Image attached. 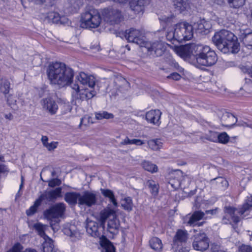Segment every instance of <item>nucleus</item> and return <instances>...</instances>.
Segmentation results:
<instances>
[{"instance_id": "052dcab7", "label": "nucleus", "mask_w": 252, "mask_h": 252, "mask_svg": "<svg viewBox=\"0 0 252 252\" xmlns=\"http://www.w3.org/2000/svg\"><path fill=\"white\" fill-rule=\"evenodd\" d=\"M181 77V75L176 72L172 73L167 77V78L168 79H172L176 81L180 80Z\"/></svg>"}, {"instance_id": "e433bc0d", "label": "nucleus", "mask_w": 252, "mask_h": 252, "mask_svg": "<svg viewBox=\"0 0 252 252\" xmlns=\"http://www.w3.org/2000/svg\"><path fill=\"white\" fill-rule=\"evenodd\" d=\"M101 191L103 196L109 198L110 201L115 206H117V202L115 198L114 194L112 190L108 189H101Z\"/></svg>"}, {"instance_id": "5fc2aeb1", "label": "nucleus", "mask_w": 252, "mask_h": 252, "mask_svg": "<svg viewBox=\"0 0 252 252\" xmlns=\"http://www.w3.org/2000/svg\"><path fill=\"white\" fill-rule=\"evenodd\" d=\"M29 1H34L37 4H42L45 3L47 6H52L56 0H29Z\"/></svg>"}, {"instance_id": "1a4fd4ad", "label": "nucleus", "mask_w": 252, "mask_h": 252, "mask_svg": "<svg viewBox=\"0 0 252 252\" xmlns=\"http://www.w3.org/2000/svg\"><path fill=\"white\" fill-rule=\"evenodd\" d=\"M143 47L145 48L150 55L156 57L161 56L166 49L164 43L158 41L152 43L146 42Z\"/></svg>"}, {"instance_id": "20e7f679", "label": "nucleus", "mask_w": 252, "mask_h": 252, "mask_svg": "<svg viewBox=\"0 0 252 252\" xmlns=\"http://www.w3.org/2000/svg\"><path fill=\"white\" fill-rule=\"evenodd\" d=\"M197 50L195 60L198 66H211L215 64L217 61L216 54L209 46H199Z\"/></svg>"}, {"instance_id": "09e8293b", "label": "nucleus", "mask_w": 252, "mask_h": 252, "mask_svg": "<svg viewBox=\"0 0 252 252\" xmlns=\"http://www.w3.org/2000/svg\"><path fill=\"white\" fill-rule=\"evenodd\" d=\"M206 138L209 141L218 142V132L210 131L206 135Z\"/></svg>"}, {"instance_id": "13d9d810", "label": "nucleus", "mask_w": 252, "mask_h": 252, "mask_svg": "<svg viewBox=\"0 0 252 252\" xmlns=\"http://www.w3.org/2000/svg\"><path fill=\"white\" fill-rule=\"evenodd\" d=\"M58 144L57 142H52L50 143L46 144L45 147L48 149V151H52L56 149Z\"/></svg>"}, {"instance_id": "dca6fc26", "label": "nucleus", "mask_w": 252, "mask_h": 252, "mask_svg": "<svg viewBox=\"0 0 252 252\" xmlns=\"http://www.w3.org/2000/svg\"><path fill=\"white\" fill-rule=\"evenodd\" d=\"M41 104L43 109L51 115L55 114L58 109L57 102L50 97L42 99Z\"/></svg>"}, {"instance_id": "ea45409f", "label": "nucleus", "mask_w": 252, "mask_h": 252, "mask_svg": "<svg viewBox=\"0 0 252 252\" xmlns=\"http://www.w3.org/2000/svg\"><path fill=\"white\" fill-rule=\"evenodd\" d=\"M122 206L124 209L130 211L132 209V202L130 197H127L122 202Z\"/></svg>"}, {"instance_id": "2eb2a0df", "label": "nucleus", "mask_w": 252, "mask_h": 252, "mask_svg": "<svg viewBox=\"0 0 252 252\" xmlns=\"http://www.w3.org/2000/svg\"><path fill=\"white\" fill-rule=\"evenodd\" d=\"M86 221V231L89 235L94 237L103 238V236L101 232L102 228L99 226L96 222L89 219H87Z\"/></svg>"}, {"instance_id": "de8ad7c7", "label": "nucleus", "mask_w": 252, "mask_h": 252, "mask_svg": "<svg viewBox=\"0 0 252 252\" xmlns=\"http://www.w3.org/2000/svg\"><path fill=\"white\" fill-rule=\"evenodd\" d=\"M218 142L222 144H226L229 141V137L226 132H223L220 133H218Z\"/></svg>"}, {"instance_id": "6e6552de", "label": "nucleus", "mask_w": 252, "mask_h": 252, "mask_svg": "<svg viewBox=\"0 0 252 252\" xmlns=\"http://www.w3.org/2000/svg\"><path fill=\"white\" fill-rule=\"evenodd\" d=\"M101 21L98 12L95 9L86 11L82 15L81 27L83 28H95L97 27Z\"/></svg>"}, {"instance_id": "680f3d73", "label": "nucleus", "mask_w": 252, "mask_h": 252, "mask_svg": "<svg viewBox=\"0 0 252 252\" xmlns=\"http://www.w3.org/2000/svg\"><path fill=\"white\" fill-rule=\"evenodd\" d=\"M144 144V142L140 139H133L131 140V144H134L136 145H142Z\"/></svg>"}, {"instance_id": "473e14b6", "label": "nucleus", "mask_w": 252, "mask_h": 252, "mask_svg": "<svg viewBox=\"0 0 252 252\" xmlns=\"http://www.w3.org/2000/svg\"><path fill=\"white\" fill-rule=\"evenodd\" d=\"M148 145L151 150L159 151L162 147L163 143L159 139H151L148 141Z\"/></svg>"}, {"instance_id": "0eeeda50", "label": "nucleus", "mask_w": 252, "mask_h": 252, "mask_svg": "<svg viewBox=\"0 0 252 252\" xmlns=\"http://www.w3.org/2000/svg\"><path fill=\"white\" fill-rule=\"evenodd\" d=\"M252 207V205L248 203L244 204L240 210H238L230 206H226L224 208V215L222 218V222L224 224L235 223L240 221L239 217L237 216L243 215L247 211Z\"/></svg>"}, {"instance_id": "37998d69", "label": "nucleus", "mask_w": 252, "mask_h": 252, "mask_svg": "<svg viewBox=\"0 0 252 252\" xmlns=\"http://www.w3.org/2000/svg\"><path fill=\"white\" fill-rule=\"evenodd\" d=\"M228 2L230 7L238 8L244 4L245 0H228Z\"/></svg>"}, {"instance_id": "79ce46f5", "label": "nucleus", "mask_w": 252, "mask_h": 252, "mask_svg": "<svg viewBox=\"0 0 252 252\" xmlns=\"http://www.w3.org/2000/svg\"><path fill=\"white\" fill-rule=\"evenodd\" d=\"M50 221V226L52 227L54 232L57 231L59 228V218H52L51 219H47Z\"/></svg>"}, {"instance_id": "7ed1b4c3", "label": "nucleus", "mask_w": 252, "mask_h": 252, "mask_svg": "<svg viewBox=\"0 0 252 252\" xmlns=\"http://www.w3.org/2000/svg\"><path fill=\"white\" fill-rule=\"evenodd\" d=\"M62 188H57L55 189L46 190L42 193L39 198L36 199L34 205L27 210L26 213L28 216H32L37 211L38 207L43 202L47 204L50 202H54L58 198L61 196Z\"/></svg>"}, {"instance_id": "c756f323", "label": "nucleus", "mask_w": 252, "mask_h": 252, "mask_svg": "<svg viewBox=\"0 0 252 252\" xmlns=\"http://www.w3.org/2000/svg\"><path fill=\"white\" fill-rule=\"evenodd\" d=\"M100 245L103 252H115V249L112 244L106 238H103L100 241Z\"/></svg>"}, {"instance_id": "864d4df0", "label": "nucleus", "mask_w": 252, "mask_h": 252, "mask_svg": "<svg viewBox=\"0 0 252 252\" xmlns=\"http://www.w3.org/2000/svg\"><path fill=\"white\" fill-rule=\"evenodd\" d=\"M239 252H252V247L250 245L242 244L238 249Z\"/></svg>"}, {"instance_id": "3c124183", "label": "nucleus", "mask_w": 252, "mask_h": 252, "mask_svg": "<svg viewBox=\"0 0 252 252\" xmlns=\"http://www.w3.org/2000/svg\"><path fill=\"white\" fill-rule=\"evenodd\" d=\"M92 119L91 117L88 116H85L83 117L80 122V124L79 125V127H80L82 125H84L86 126H87L90 125V124H92Z\"/></svg>"}, {"instance_id": "9b49d317", "label": "nucleus", "mask_w": 252, "mask_h": 252, "mask_svg": "<svg viewBox=\"0 0 252 252\" xmlns=\"http://www.w3.org/2000/svg\"><path fill=\"white\" fill-rule=\"evenodd\" d=\"M66 206L63 203H58L46 210L44 216L46 219L62 217L65 210Z\"/></svg>"}, {"instance_id": "f03ea898", "label": "nucleus", "mask_w": 252, "mask_h": 252, "mask_svg": "<svg viewBox=\"0 0 252 252\" xmlns=\"http://www.w3.org/2000/svg\"><path fill=\"white\" fill-rule=\"evenodd\" d=\"M213 43L222 53H237L240 50L237 37L231 32L221 30L216 32L212 38Z\"/></svg>"}, {"instance_id": "c85d7f7f", "label": "nucleus", "mask_w": 252, "mask_h": 252, "mask_svg": "<svg viewBox=\"0 0 252 252\" xmlns=\"http://www.w3.org/2000/svg\"><path fill=\"white\" fill-rule=\"evenodd\" d=\"M82 5L81 0H67L66 6L70 11L75 12Z\"/></svg>"}, {"instance_id": "a878e982", "label": "nucleus", "mask_w": 252, "mask_h": 252, "mask_svg": "<svg viewBox=\"0 0 252 252\" xmlns=\"http://www.w3.org/2000/svg\"><path fill=\"white\" fill-rule=\"evenodd\" d=\"M80 194L77 192H68L64 194V199L70 205H75L77 203L79 205Z\"/></svg>"}, {"instance_id": "338daca9", "label": "nucleus", "mask_w": 252, "mask_h": 252, "mask_svg": "<svg viewBox=\"0 0 252 252\" xmlns=\"http://www.w3.org/2000/svg\"><path fill=\"white\" fill-rule=\"evenodd\" d=\"M4 117L9 120H11L13 119V116L11 113H8L4 115Z\"/></svg>"}, {"instance_id": "9d476101", "label": "nucleus", "mask_w": 252, "mask_h": 252, "mask_svg": "<svg viewBox=\"0 0 252 252\" xmlns=\"http://www.w3.org/2000/svg\"><path fill=\"white\" fill-rule=\"evenodd\" d=\"M126 38L129 42L135 43L143 47L146 41L145 37L141 32L134 29H130L126 31L125 35Z\"/></svg>"}, {"instance_id": "8fccbe9b", "label": "nucleus", "mask_w": 252, "mask_h": 252, "mask_svg": "<svg viewBox=\"0 0 252 252\" xmlns=\"http://www.w3.org/2000/svg\"><path fill=\"white\" fill-rule=\"evenodd\" d=\"M94 87H89V88L83 89L85 91L86 95H88L87 97L88 99H91L93 98L96 94V92L94 90Z\"/></svg>"}, {"instance_id": "e2e57ef3", "label": "nucleus", "mask_w": 252, "mask_h": 252, "mask_svg": "<svg viewBox=\"0 0 252 252\" xmlns=\"http://www.w3.org/2000/svg\"><path fill=\"white\" fill-rule=\"evenodd\" d=\"M131 140L129 139L127 137H126L123 141L120 143V145H125L131 144Z\"/></svg>"}, {"instance_id": "69168bd1", "label": "nucleus", "mask_w": 252, "mask_h": 252, "mask_svg": "<svg viewBox=\"0 0 252 252\" xmlns=\"http://www.w3.org/2000/svg\"><path fill=\"white\" fill-rule=\"evenodd\" d=\"M173 33L174 32H168L166 35L167 38L168 40H172V39H174V38L173 37Z\"/></svg>"}, {"instance_id": "7c9ffc66", "label": "nucleus", "mask_w": 252, "mask_h": 252, "mask_svg": "<svg viewBox=\"0 0 252 252\" xmlns=\"http://www.w3.org/2000/svg\"><path fill=\"white\" fill-rule=\"evenodd\" d=\"M204 215V213L202 211H195L190 216L188 223L190 225H194L196 221L203 219Z\"/></svg>"}, {"instance_id": "aec40b11", "label": "nucleus", "mask_w": 252, "mask_h": 252, "mask_svg": "<svg viewBox=\"0 0 252 252\" xmlns=\"http://www.w3.org/2000/svg\"><path fill=\"white\" fill-rule=\"evenodd\" d=\"M192 27L193 29H195L196 32L200 33L206 34L209 32V30L211 28V25L209 22L205 19H200L196 22H195Z\"/></svg>"}, {"instance_id": "2f4dec72", "label": "nucleus", "mask_w": 252, "mask_h": 252, "mask_svg": "<svg viewBox=\"0 0 252 252\" xmlns=\"http://www.w3.org/2000/svg\"><path fill=\"white\" fill-rule=\"evenodd\" d=\"M10 83L8 80L5 78H2L0 82V91L4 95L9 94L10 90Z\"/></svg>"}, {"instance_id": "603ef678", "label": "nucleus", "mask_w": 252, "mask_h": 252, "mask_svg": "<svg viewBox=\"0 0 252 252\" xmlns=\"http://www.w3.org/2000/svg\"><path fill=\"white\" fill-rule=\"evenodd\" d=\"M87 97H88V95L87 96V95H86L85 91L82 89H80L78 92V94H76V95L74 96V97L76 99H79L81 100L88 99Z\"/></svg>"}, {"instance_id": "4c0bfd02", "label": "nucleus", "mask_w": 252, "mask_h": 252, "mask_svg": "<svg viewBox=\"0 0 252 252\" xmlns=\"http://www.w3.org/2000/svg\"><path fill=\"white\" fill-rule=\"evenodd\" d=\"M95 116L96 119L97 120H102L103 119H111L114 117V116L113 114L108 113L105 111L96 112Z\"/></svg>"}, {"instance_id": "cd10ccee", "label": "nucleus", "mask_w": 252, "mask_h": 252, "mask_svg": "<svg viewBox=\"0 0 252 252\" xmlns=\"http://www.w3.org/2000/svg\"><path fill=\"white\" fill-rule=\"evenodd\" d=\"M188 238V233L186 231L178 230L173 239L174 244L185 242Z\"/></svg>"}, {"instance_id": "6e6d98bb", "label": "nucleus", "mask_w": 252, "mask_h": 252, "mask_svg": "<svg viewBox=\"0 0 252 252\" xmlns=\"http://www.w3.org/2000/svg\"><path fill=\"white\" fill-rule=\"evenodd\" d=\"M23 249V246L19 243L15 244L12 249L7 252H21Z\"/></svg>"}, {"instance_id": "f704fd0d", "label": "nucleus", "mask_w": 252, "mask_h": 252, "mask_svg": "<svg viewBox=\"0 0 252 252\" xmlns=\"http://www.w3.org/2000/svg\"><path fill=\"white\" fill-rule=\"evenodd\" d=\"M151 248L155 251H160L162 248V244L161 240L157 238H152L149 241Z\"/></svg>"}, {"instance_id": "58836bf2", "label": "nucleus", "mask_w": 252, "mask_h": 252, "mask_svg": "<svg viewBox=\"0 0 252 252\" xmlns=\"http://www.w3.org/2000/svg\"><path fill=\"white\" fill-rule=\"evenodd\" d=\"M46 226V225H43L40 223H37L34 225V228L38 232V234L43 238L48 236L44 232L45 227Z\"/></svg>"}, {"instance_id": "774afa93", "label": "nucleus", "mask_w": 252, "mask_h": 252, "mask_svg": "<svg viewBox=\"0 0 252 252\" xmlns=\"http://www.w3.org/2000/svg\"><path fill=\"white\" fill-rule=\"evenodd\" d=\"M6 171L5 166L4 165L0 164V172H5Z\"/></svg>"}, {"instance_id": "f3484780", "label": "nucleus", "mask_w": 252, "mask_h": 252, "mask_svg": "<svg viewBox=\"0 0 252 252\" xmlns=\"http://www.w3.org/2000/svg\"><path fill=\"white\" fill-rule=\"evenodd\" d=\"M238 32L240 41L248 48H252V32L251 30L240 29Z\"/></svg>"}, {"instance_id": "f257e3e1", "label": "nucleus", "mask_w": 252, "mask_h": 252, "mask_svg": "<svg viewBox=\"0 0 252 252\" xmlns=\"http://www.w3.org/2000/svg\"><path fill=\"white\" fill-rule=\"evenodd\" d=\"M47 74L52 84L63 87L71 84L74 76V71L65 63L57 62L49 65Z\"/></svg>"}, {"instance_id": "4468645a", "label": "nucleus", "mask_w": 252, "mask_h": 252, "mask_svg": "<svg viewBox=\"0 0 252 252\" xmlns=\"http://www.w3.org/2000/svg\"><path fill=\"white\" fill-rule=\"evenodd\" d=\"M107 10L106 18L110 24H118L123 20L124 16L120 10L112 8Z\"/></svg>"}, {"instance_id": "393cba45", "label": "nucleus", "mask_w": 252, "mask_h": 252, "mask_svg": "<svg viewBox=\"0 0 252 252\" xmlns=\"http://www.w3.org/2000/svg\"><path fill=\"white\" fill-rule=\"evenodd\" d=\"M183 177V173L181 170H177L172 173L171 179L169 183L173 188H177L180 187L182 178Z\"/></svg>"}, {"instance_id": "423d86ee", "label": "nucleus", "mask_w": 252, "mask_h": 252, "mask_svg": "<svg viewBox=\"0 0 252 252\" xmlns=\"http://www.w3.org/2000/svg\"><path fill=\"white\" fill-rule=\"evenodd\" d=\"M108 219L107 229L111 233L114 234L118 230L120 226V222L117 219L115 211L110 208L105 209L100 212V220L102 224H103L106 220Z\"/></svg>"}, {"instance_id": "6ab92c4d", "label": "nucleus", "mask_w": 252, "mask_h": 252, "mask_svg": "<svg viewBox=\"0 0 252 252\" xmlns=\"http://www.w3.org/2000/svg\"><path fill=\"white\" fill-rule=\"evenodd\" d=\"M128 82L122 76L116 77L114 80V85L115 88L111 89V85L108 86L106 89V92L110 94L111 95H116L117 91L121 88L126 85Z\"/></svg>"}, {"instance_id": "0e129e2a", "label": "nucleus", "mask_w": 252, "mask_h": 252, "mask_svg": "<svg viewBox=\"0 0 252 252\" xmlns=\"http://www.w3.org/2000/svg\"><path fill=\"white\" fill-rule=\"evenodd\" d=\"M48 138L47 136H42V137L41 138V141H42V143L44 147L46 144H48Z\"/></svg>"}, {"instance_id": "412c9836", "label": "nucleus", "mask_w": 252, "mask_h": 252, "mask_svg": "<svg viewBox=\"0 0 252 252\" xmlns=\"http://www.w3.org/2000/svg\"><path fill=\"white\" fill-rule=\"evenodd\" d=\"M76 79L83 85H88V87H94L95 85V78L93 75H89L84 72H80L77 76Z\"/></svg>"}, {"instance_id": "c03bdc74", "label": "nucleus", "mask_w": 252, "mask_h": 252, "mask_svg": "<svg viewBox=\"0 0 252 252\" xmlns=\"http://www.w3.org/2000/svg\"><path fill=\"white\" fill-rule=\"evenodd\" d=\"M177 54L182 58H186L189 57V54L186 47H180L176 49Z\"/></svg>"}, {"instance_id": "39448f33", "label": "nucleus", "mask_w": 252, "mask_h": 252, "mask_svg": "<svg viewBox=\"0 0 252 252\" xmlns=\"http://www.w3.org/2000/svg\"><path fill=\"white\" fill-rule=\"evenodd\" d=\"M193 27L188 23L183 22L175 25L173 37L179 42L189 40L193 37Z\"/></svg>"}, {"instance_id": "bf43d9fd", "label": "nucleus", "mask_w": 252, "mask_h": 252, "mask_svg": "<svg viewBox=\"0 0 252 252\" xmlns=\"http://www.w3.org/2000/svg\"><path fill=\"white\" fill-rule=\"evenodd\" d=\"M71 88L74 90V92L72 93V96L74 97L76 95V94H78L80 89L77 84H72L71 85Z\"/></svg>"}, {"instance_id": "4d7b16f0", "label": "nucleus", "mask_w": 252, "mask_h": 252, "mask_svg": "<svg viewBox=\"0 0 252 252\" xmlns=\"http://www.w3.org/2000/svg\"><path fill=\"white\" fill-rule=\"evenodd\" d=\"M61 184V181L58 179H53L48 181V186L52 188L60 186Z\"/></svg>"}, {"instance_id": "bb28decb", "label": "nucleus", "mask_w": 252, "mask_h": 252, "mask_svg": "<svg viewBox=\"0 0 252 252\" xmlns=\"http://www.w3.org/2000/svg\"><path fill=\"white\" fill-rule=\"evenodd\" d=\"M49 22L55 23H60L61 24L64 22V20H66L64 17H61L60 14L56 12L51 11L47 14L46 16Z\"/></svg>"}, {"instance_id": "4be33fe9", "label": "nucleus", "mask_w": 252, "mask_h": 252, "mask_svg": "<svg viewBox=\"0 0 252 252\" xmlns=\"http://www.w3.org/2000/svg\"><path fill=\"white\" fill-rule=\"evenodd\" d=\"M161 114L159 110H151L146 113V119L154 125H158L160 124L159 120Z\"/></svg>"}, {"instance_id": "c9c22d12", "label": "nucleus", "mask_w": 252, "mask_h": 252, "mask_svg": "<svg viewBox=\"0 0 252 252\" xmlns=\"http://www.w3.org/2000/svg\"><path fill=\"white\" fill-rule=\"evenodd\" d=\"M143 168L145 170L151 173H156L158 171V166L149 161H144L142 162Z\"/></svg>"}, {"instance_id": "a18cd8bd", "label": "nucleus", "mask_w": 252, "mask_h": 252, "mask_svg": "<svg viewBox=\"0 0 252 252\" xmlns=\"http://www.w3.org/2000/svg\"><path fill=\"white\" fill-rule=\"evenodd\" d=\"M7 97V102L8 104L13 109H16L17 107L16 105V97L11 94H8V96L5 95Z\"/></svg>"}, {"instance_id": "72a5a7b5", "label": "nucleus", "mask_w": 252, "mask_h": 252, "mask_svg": "<svg viewBox=\"0 0 252 252\" xmlns=\"http://www.w3.org/2000/svg\"><path fill=\"white\" fill-rule=\"evenodd\" d=\"M44 239L45 241L43 244V252H53L54 249L53 241L48 236Z\"/></svg>"}, {"instance_id": "b1692460", "label": "nucleus", "mask_w": 252, "mask_h": 252, "mask_svg": "<svg viewBox=\"0 0 252 252\" xmlns=\"http://www.w3.org/2000/svg\"><path fill=\"white\" fill-rule=\"evenodd\" d=\"M223 126L229 127L233 126L237 122V118L232 114L225 112L223 114L220 119Z\"/></svg>"}, {"instance_id": "5701e85b", "label": "nucleus", "mask_w": 252, "mask_h": 252, "mask_svg": "<svg viewBox=\"0 0 252 252\" xmlns=\"http://www.w3.org/2000/svg\"><path fill=\"white\" fill-rule=\"evenodd\" d=\"M145 3L144 0H130V8L135 14L143 13Z\"/></svg>"}, {"instance_id": "ddd939ff", "label": "nucleus", "mask_w": 252, "mask_h": 252, "mask_svg": "<svg viewBox=\"0 0 252 252\" xmlns=\"http://www.w3.org/2000/svg\"><path fill=\"white\" fill-rule=\"evenodd\" d=\"M97 201L96 195L94 192L85 191L80 194L79 205L90 207L94 205Z\"/></svg>"}, {"instance_id": "49530a36", "label": "nucleus", "mask_w": 252, "mask_h": 252, "mask_svg": "<svg viewBox=\"0 0 252 252\" xmlns=\"http://www.w3.org/2000/svg\"><path fill=\"white\" fill-rule=\"evenodd\" d=\"M148 187L153 195H157L158 194V187L154 181H149L148 182Z\"/></svg>"}, {"instance_id": "f8f14e48", "label": "nucleus", "mask_w": 252, "mask_h": 252, "mask_svg": "<svg viewBox=\"0 0 252 252\" xmlns=\"http://www.w3.org/2000/svg\"><path fill=\"white\" fill-rule=\"evenodd\" d=\"M209 246V241L205 233H198L194 236L192 246L195 250L204 251L208 248Z\"/></svg>"}, {"instance_id": "a19ab883", "label": "nucleus", "mask_w": 252, "mask_h": 252, "mask_svg": "<svg viewBox=\"0 0 252 252\" xmlns=\"http://www.w3.org/2000/svg\"><path fill=\"white\" fill-rule=\"evenodd\" d=\"M174 5L176 10L181 12L186 8L187 3L183 0H177Z\"/></svg>"}, {"instance_id": "a211bd4d", "label": "nucleus", "mask_w": 252, "mask_h": 252, "mask_svg": "<svg viewBox=\"0 0 252 252\" xmlns=\"http://www.w3.org/2000/svg\"><path fill=\"white\" fill-rule=\"evenodd\" d=\"M63 231L65 235L70 237L72 242H76L81 238L80 233L75 225H66L63 227Z\"/></svg>"}]
</instances>
